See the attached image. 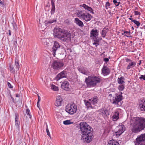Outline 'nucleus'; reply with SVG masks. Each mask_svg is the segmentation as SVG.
I'll list each match as a JSON object with an SVG mask.
<instances>
[{
    "instance_id": "1",
    "label": "nucleus",
    "mask_w": 145,
    "mask_h": 145,
    "mask_svg": "<svg viewBox=\"0 0 145 145\" xmlns=\"http://www.w3.org/2000/svg\"><path fill=\"white\" fill-rule=\"evenodd\" d=\"M79 131L81 135V140L83 142L89 143L93 139V129L87 123L82 122L79 124Z\"/></svg>"
},
{
    "instance_id": "2",
    "label": "nucleus",
    "mask_w": 145,
    "mask_h": 145,
    "mask_svg": "<svg viewBox=\"0 0 145 145\" xmlns=\"http://www.w3.org/2000/svg\"><path fill=\"white\" fill-rule=\"evenodd\" d=\"M145 128V118L135 117L131 120L130 129L132 133H138Z\"/></svg>"
},
{
    "instance_id": "3",
    "label": "nucleus",
    "mask_w": 145,
    "mask_h": 145,
    "mask_svg": "<svg viewBox=\"0 0 145 145\" xmlns=\"http://www.w3.org/2000/svg\"><path fill=\"white\" fill-rule=\"evenodd\" d=\"M101 79L99 76L95 75H91L86 78L85 82L89 87H94L101 82Z\"/></svg>"
},
{
    "instance_id": "4",
    "label": "nucleus",
    "mask_w": 145,
    "mask_h": 145,
    "mask_svg": "<svg viewBox=\"0 0 145 145\" xmlns=\"http://www.w3.org/2000/svg\"><path fill=\"white\" fill-rule=\"evenodd\" d=\"M76 14L78 18L86 22L90 21L92 18L91 14L84 10H76Z\"/></svg>"
},
{
    "instance_id": "5",
    "label": "nucleus",
    "mask_w": 145,
    "mask_h": 145,
    "mask_svg": "<svg viewBox=\"0 0 145 145\" xmlns=\"http://www.w3.org/2000/svg\"><path fill=\"white\" fill-rule=\"evenodd\" d=\"M77 110V106L74 103L68 104L65 107L66 112L70 115H72L75 113Z\"/></svg>"
},
{
    "instance_id": "6",
    "label": "nucleus",
    "mask_w": 145,
    "mask_h": 145,
    "mask_svg": "<svg viewBox=\"0 0 145 145\" xmlns=\"http://www.w3.org/2000/svg\"><path fill=\"white\" fill-rule=\"evenodd\" d=\"M71 34L70 31L65 29L60 40L64 42H69L71 40Z\"/></svg>"
},
{
    "instance_id": "7",
    "label": "nucleus",
    "mask_w": 145,
    "mask_h": 145,
    "mask_svg": "<svg viewBox=\"0 0 145 145\" xmlns=\"http://www.w3.org/2000/svg\"><path fill=\"white\" fill-rule=\"evenodd\" d=\"M135 143V145H145V133L138 135Z\"/></svg>"
},
{
    "instance_id": "8",
    "label": "nucleus",
    "mask_w": 145,
    "mask_h": 145,
    "mask_svg": "<svg viewBox=\"0 0 145 145\" xmlns=\"http://www.w3.org/2000/svg\"><path fill=\"white\" fill-rule=\"evenodd\" d=\"M64 30L58 27L55 28L53 31L54 37L60 39Z\"/></svg>"
},
{
    "instance_id": "9",
    "label": "nucleus",
    "mask_w": 145,
    "mask_h": 145,
    "mask_svg": "<svg viewBox=\"0 0 145 145\" xmlns=\"http://www.w3.org/2000/svg\"><path fill=\"white\" fill-rule=\"evenodd\" d=\"M122 93L121 92L119 93L116 94V96L113 100V103L120 106L121 105V101L123 99Z\"/></svg>"
},
{
    "instance_id": "10",
    "label": "nucleus",
    "mask_w": 145,
    "mask_h": 145,
    "mask_svg": "<svg viewBox=\"0 0 145 145\" xmlns=\"http://www.w3.org/2000/svg\"><path fill=\"white\" fill-rule=\"evenodd\" d=\"M126 130V127L123 124L120 125L116 128L115 133L116 136H119Z\"/></svg>"
},
{
    "instance_id": "11",
    "label": "nucleus",
    "mask_w": 145,
    "mask_h": 145,
    "mask_svg": "<svg viewBox=\"0 0 145 145\" xmlns=\"http://www.w3.org/2000/svg\"><path fill=\"white\" fill-rule=\"evenodd\" d=\"M64 65V63L62 61H55L53 62L52 66L54 69L58 70L61 69Z\"/></svg>"
},
{
    "instance_id": "12",
    "label": "nucleus",
    "mask_w": 145,
    "mask_h": 145,
    "mask_svg": "<svg viewBox=\"0 0 145 145\" xmlns=\"http://www.w3.org/2000/svg\"><path fill=\"white\" fill-rule=\"evenodd\" d=\"M125 61L127 63L126 68V69L127 70L134 67L136 65V63L135 61L129 58L126 59Z\"/></svg>"
},
{
    "instance_id": "13",
    "label": "nucleus",
    "mask_w": 145,
    "mask_h": 145,
    "mask_svg": "<svg viewBox=\"0 0 145 145\" xmlns=\"http://www.w3.org/2000/svg\"><path fill=\"white\" fill-rule=\"evenodd\" d=\"M60 46L59 43L56 41H54V45L52 49L51 52L54 56L56 54V51L60 48Z\"/></svg>"
},
{
    "instance_id": "14",
    "label": "nucleus",
    "mask_w": 145,
    "mask_h": 145,
    "mask_svg": "<svg viewBox=\"0 0 145 145\" xmlns=\"http://www.w3.org/2000/svg\"><path fill=\"white\" fill-rule=\"evenodd\" d=\"M138 109L142 113L145 112V100H141L139 102Z\"/></svg>"
},
{
    "instance_id": "15",
    "label": "nucleus",
    "mask_w": 145,
    "mask_h": 145,
    "mask_svg": "<svg viewBox=\"0 0 145 145\" xmlns=\"http://www.w3.org/2000/svg\"><path fill=\"white\" fill-rule=\"evenodd\" d=\"M78 69L80 72L85 75H88L90 73L88 68L83 66H79Z\"/></svg>"
},
{
    "instance_id": "16",
    "label": "nucleus",
    "mask_w": 145,
    "mask_h": 145,
    "mask_svg": "<svg viewBox=\"0 0 145 145\" xmlns=\"http://www.w3.org/2000/svg\"><path fill=\"white\" fill-rule=\"evenodd\" d=\"M110 73L109 69L106 66H104L101 69V74L105 76L108 75Z\"/></svg>"
},
{
    "instance_id": "17",
    "label": "nucleus",
    "mask_w": 145,
    "mask_h": 145,
    "mask_svg": "<svg viewBox=\"0 0 145 145\" xmlns=\"http://www.w3.org/2000/svg\"><path fill=\"white\" fill-rule=\"evenodd\" d=\"M67 72L66 71H63L58 74L56 77L57 80H59L60 79L66 78L67 76Z\"/></svg>"
},
{
    "instance_id": "18",
    "label": "nucleus",
    "mask_w": 145,
    "mask_h": 145,
    "mask_svg": "<svg viewBox=\"0 0 145 145\" xmlns=\"http://www.w3.org/2000/svg\"><path fill=\"white\" fill-rule=\"evenodd\" d=\"M63 99L60 96H58L56 97V100L55 103V105L57 106H61Z\"/></svg>"
},
{
    "instance_id": "19",
    "label": "nucleus",
    "mask_w": 145,
    "mask_h": 145,
    "mask_svg": "<svg viewBox=\"0 0 145 145\" xmlns=\"http://www.w3.org/2000/svg\"><path fill=\"white\" fill-rule=\"evenodd\" d=\"M69 84L67 81H65L61 84V88L62 89L66 91H68L69 89Z\"/></svg>"
},
{
    "instance_id": "20",
    "label": "nucleus",
    "mask_w": 145,
    "mask_h": 145,
    "mask_svg": "<svg viewBox=\"0 0 145 145\" xmlns=\"http://www.w3.org/2000/svg\"><path fill=\"white\" fill-rule=\"evenodd\" d=\"M80 6L83 7L85 10H87L89 11L91 13L93 14H94L93 10L92 8L88 5H87L85 4H83L80 5Z\"/></svg>"
},
{
    "instance_id": "21",
    "label": "nucleus",
    "mask_w": 145,
    "mask_h": 145,
    "mask_svg": "<svg viewBox=\"0 0 145 145\" xmlns=\"http://www.w3.org/2000/svg\"><path fill=\"white\" fill-rule=\"evenodd\" d=\"M74 22L79 27H82L84 26L83 22L78 18H76L74 19Z\"/></svg>"
},
{
    "instance_id": "22",
    "label": "nucleus",
    "mask_w": 145,
    "mask_h": 145,
    "mask_svg": "<svg viewBox=\"0 0 145 145\" xmlns=\"http://www.w3.org/2000/svg\"><path fill=\"white\" fill-rule=\"evenodd\" d=\"M119 118V112L117 110H116L114 112L113 115L112 116V120L116 121Z\"/></svg>"
},
{
    "instance_id": "23",
    "label": "nucleus",
    "mask_w": 145,
    "mask_h": 145,
    "mask_svg": "<svg viewBox=\"0 0 145 145\" xmlns=\"http://www.w3.org/2000/svg\"><path fill=\"white\" fill-rule=\"evenodd\" d=\"M91 36H93L95 38L98 37L99 35V32L97 29L94 30L93 29L91 30L90 33Z\"/></svg>"
},
{
    "instance_id": "24",
    "label": "nucleus",
    "mask_w": 145,
    "mask_h": 145,
    "mask_svg": "<svg viewBox=\"0 0 145 145\" xmlns=\"http://www.w3.org/2000/svg\"><path fill=\"white\" fill-rule=\"evenodd\" d=\"M98 99L96 96H95L89 99V101L91 102L93 105H95L97 104L98 102Z\"/></svg>"
},
{
    "instance_id": "25",
    "label": "nucleus",
    "mask_w": 145,
    "mask_h": 145,
    "mask_svg": "<svg viewBox=\"0 0 145 145\" xmlns=\"http://www.w3.org/2000/svg\"><path fill=\"white\" fill-rule=\"evenodd\" d=\"M107 145H120L118 141L115 140H111L109 141Z\"/></svg>"
},
{
    "instance_id": "26",
    "label": "nucleus",
    "mask_w": 145,
    "mask_h": 145,
    "mask_svg": "<svg viewBox=\"0 0 145 145\" xmlns=\"http://www.w3.org/2000/svg\"><path fill=\"white\" fill-rule=\"evenodd\" d=\"M15 68L16 71H18L20 68L19 60L17 58H15V63L14 64Z\"/></svg>"
},
{
    "instance_id": "27",
    "label": "nucleus",
    "mask_w": 145,
    "mask_h": 145,
    "mask_svg": "<svg viewBox=\"0 0 145 145\" xmlns=\"http://www.w3.org/2000/svg\"><path fill=\"white\" fill-rule=\"evenodd\" d=\"M56 19H54L53 20H46L45 21L44 24L46 26L49 25L50 24H51L54 22H56Z\"/></svg>"
},
{
    "instance_id": "28",
    "label": "nucleus",
    "mask_w": 145,
    "mask_h": 145,
    "mask_svg": "<svg viewBox=\"0 0 145 145\" xmlns=\"http://www.w3.org/2000/svg\"><path fill=\"white\" fill-rule=\"evenodd\" d=\"M108 29V28L105 27L102 30L101 33V35L102 37L103 38H105L106 36Z\"/></svg>"
},
{
    "instance_id": "29",
    "label": "nucleus",
    "mask_w": 145,
    "mask_h": 145,
    "mask_svg": "<svg viewBox=\"0 0 145 145\" xmlns=\"http://www.w3.org/2000/svg\"><path fill=\"white\" fill-rule=\"evenodd\" d=\"M51 3L52 5V7L51 10V14H53L55 12V7L54 2L52 0L51 1Z\"/></svg>"
},
{
    "instance_id": "30",
    "label": "nucleus",
    "mask_w": 145,
    "mask_h": 145,
    "mask_svg": "<svg viewBox=\"0 0 145 145\" xmlns=\"http://www.w3.org/2000/svg\"><path fill=\"white\" fill-rule=\"evenodd\" d=\"M125 80L124 77L123 76H121L120 78H118L117 80L119 84H122L125 83L124 81Z\"/></svg>"
},
{
    "instance_id": "31",
    "label": "nucleus",
    "mask_w": 145,
    "mask_h": 145,
    "mask_svg": "<svg viewBox=\"0 0 145 145\" xmlns=\"http://www.w3.org/2000/svg\"><path fill=\"white\" fill-rule=\"evenodd\" d=\"M101 114L102 116L105 118L108 116L109 114V112L108 110H103L101 112Z\"/></svg>"
},
{
    "instance_id": "32",
    "label": "nucleus",
    "mask_w": 145,
    "mask_h": 145,
    "mask_svg": "<svg viewBox=\"0 0 145 145\" xmlns=\"http://www.w3.org/2000/svg\"><path fill=\"white\" fill-rule=\"evenodd\" d=\"M84 102L85 103V105L87 108H93V107L91 105L92 104L90 101H86V100H84Z\"/></svg>"
},
{
    "instance_id": "33",
    "label": "nucleus",
    "mask_w": 145,
    "mask_h": 145,
    "mask_svg": "<svg viewBox=\"0 0 145 145\" xmlns=\"http://www.w3.org/2000/svg\"><path fill=\"white\" fill-rule=\"evenodd\" d=\"M128 19L131 20L132 22H133L138 27L140 25V23L139 21L135 20H133L132 18H129Z\"/></svg>"
},
{
    "instance_id": "34",
    "label": "nucleus",
    "mask_w": 145,
    "mask_h": 145,
    "mask_svg": "<svg viewBox=\"0 0 145 145\" xmlns=\"http://www.w3.org/2000/svg\"><path fill=\"white\" fill-rule=\"evenodd\" d=\"M9 67L10 72L12 74H14L15 72V70L13 65L10 64L9 65Z\"/></svg>"
},
{
    "instance_id": "35",
    "label": "nucleus",
    "mask_w": 145,
    "mask_h": 145,
    "mask_svg": "<svg viewBox=\"0 0 145 145\" xmlns=\"http://www.w3.org/2000/svg\"><path fill=\"white\" fill-rule=\"evenodd\" d=\"M130 31H124L123 33H122V35H124L125 36H126L127 37H129L130 36L129 35H130Z\"/></svg>"
},
{
    "instance_id": "36",
    "label": "nucleus",
    "mask_w": 145,
    "mask_h": 145,
    "mask_svg": "<svg viewBox=\"0 0 145 145\" xmlns=\"http://www.w3.org/2000/svg\"><path fill=\"white\" fill-rule=\"evenodd\" d=\"M73 123V122H71L70 120H67L63 122V123L65 125H69Z\"/></svg>"
},
{
    "instance_id": "37",
    "label": "nucleus",
    "mask_w": 145,
    "mask_h": 145,
    "mask_svg": "<svg viewBox=\"0 0 145 145\" xmlns=\"http://www.w3.org/2000/svg\"><path fill=\"white\" fill-rule=\"evenodd\" d=\"M125 88L124 84H120L118 87V89L120 91H123Z\"/></svg>"
},
{
    "instance_id": "38",
    "label": "nucleus",
    "mask_w": 145,
    "mask_h": 145,
    "mask_svg": "<svg viewBox=\"0 0 145 145\" xmlns=\"http://www.w3.org/2000/svg\"><path fill=\"white\" fill-rule=\"evenodd\" d=\"M51 88L52 89L55 91H57L59 90L58 88L53 84H52L51 85Z\"/></svg>"
},
{
    "instance_id": "39",
    "label": "nucleus",
    "mask_w": 145,
    "mask_h": 145,
    "mask_svg": "<svg viewBox=\"0 0 145 145\" xmlns=\"http://www.w3.org/2000/svg\"><path fill=\"white\" fill-rule=\"evenodd\" d=\"M46 132L47 133V135L50 137V138H51V137L50 135V132H49V129H48V127L47 123L46 124Z\"/></svg>"
},
{
    "instance_id": "40",
    "label": "nucleus",
    "mask_w": 145,
    "mask_h": 145,
    "mask_svg": "<svg viewBox=\"0 0 145 145\" xmlns=\"http://www.w3.org/2000/svg\"><path fill=\"white\" fill-rule=\"evenodd\" d=\"M113 2L116 7L118 6L120 3V2L118 1V0H113Z\"/></svg>"
},
{
    "instance_id": "41",
    "label": "nucleus",
    "mask_w": 145,
    "mask_h": 145,
    "mask_svg": "<svg viewBox=\"0 0 145 145\" xmlns=\"http://www.w3.org/2000/svg\"><path fill=\"white\" fill-rule=\"evenodd\" d=\"M15 125L18 128V129L20 128V122L18 120H15Z\"/></svg>"
},
{
    "instance_id": "42",
    "label": "nucleus",
    "mask_w": 145,
    "mask_h": 145,
    "mask_svg": "<svg viewBox=\"0 0 145 145\" xmlns=\"http://www.w3.org/2000/svg\"><path fill=\"white\" fill-rule=\"evenodd\" d=\"M94 42L93 43V45H95L96 47H97L99 45V43L98 42H99V41L98 40L96 39L94 40Z\"/></svg>"
},
{
    "instance_id": "43",
    "label": "nucleus",
    "mask_w": 145,
    "mask_h": 145,
    "mask_svg": "<svg viewBox=\"0 0 145 145\" xmlns=\"http://www.w3.org/2000/svg\"><path fill=\"white\" fill-rule=\"evenodd\" d=\"M110 4L108 2H107L105 5V7L106 9H108L110 8Z\"/></svg>"
},
{
    "instance_id": "44",
    "label": "nucleus",
    "mask_w": 145,
    "mask_h": 145,
    "mask_svg": "<svg viewBox=\"0 0 145 145\" xmlns=\"http://www.w3.org/2000/svg\"><path fill=\"white\" fill-rule=\"evenodd\" d=\"M26 113L27 115L29 116V118H31V117L30 115V110L29 109H26Z\"/></svg>"
},
{
    "instance_id": "45",
    "label": "nucleus",
    "mask_w": 145,
    "mask_h": 145,
    "mask_svg": "<svg viewBox=\"0 0 145 145\" xmlns=\"http://www.w3.org/2000/svg\"><path fill=\"white\" fill-rule=\"evenodd\" d=\"M134 15L135 16H140L141 15V13L140 12L135 10L134 11Z\"/></svg>"
},
{
    "instance_id": "46",
    "label": "nucleus",
    "mask_w": 145,
    "mask_h": 145,
    "mask_svg": "<svg viewBox=\"0 0 145 145\" xmlns=\"http://www.w3.org/2000/svg\"><path fill=\"white\" fill-rule=\"evenodd\" d=\"M15 120H18L19 118V115L18 113H16L15 114Z\"/></svg>"
},
{
    "instance_id": "47",
    "label": "nucleus",
    "mask_w": 145,
    "mask_h": 145,
    "mask_svg": "<svg viewBox=\"0 0 145 145\" xmlns=\"http://www.w3.org/2000/svg\"><path fill=\"white\" fill-rule=\"evenodd\" d=\"M139 78L140 80L143 79L144 80H145V74L144 75H141Z\"/></svg>"
},
{
    "instance_id": "48",
    "label": "nucleus",
    "mask_w": 145,
    "mask_h": 145,
    "mask_svg": "<svg viewBox=\"0 0 145 145\" xmlns=\"http://www.w3.org/2000/svg\"><path fill=\"white\" fill-rule=\"evenodd\" d=\"M7 85L8 87L10 88H13V86L9 82H7Z\"/></svg>"
},
{
    "instance_id": "49",
    "label": "nucleus",
    "mask_w": 145,
    "mask_h": 145,
    "mask_svg": "<svg viewBox=\"0 0 145 145\" xmlns=\"http://www.w3.org/2000/svg\"><path fill=\"white\" fill-rule=\"evenodd\" d=\"M0 5L2 7H4L5 5L4 2L1 0H0Z\"/></svg>"
},
{
    "instance_id": "50",
    "label": "nucleus",
    "mask_w": 145,
    "mask_h": 145,
    "mask_svg": "<svg viewBox=\"0 0 145 145\" xmlns=\"http://www.w3.org/2000/svg\"><path fill=\"white\" fill-rule=\"evenodd\" d=\"M49 39H46V42H45L44 43L46 44L47 45V46H48L49 45V43L48 42V41H49Z\"/></svg>"
},
{
    "instance_id": "51",
    "label": "nucleus",
    "mask_w": 145,
    "mask_h": 145,
    "mask_svg": "<svg viewBox=\"0 0 145 145\" xmlns=\"http://www.w3.org/2000/svg\"><path fill=\"white\" fill-rule=\"evenodd\" d=\"M12 24H13V27L14 28V29H16V27H17V26H16V24L15 23V22H13L12 23Z\"/></svg>"
},
{
    "instance_id": "52",
    "label": "nucleus",
    "mask_w": 145,
    "mask_h": 145,
    "mask_svg": "<svg viewBox=\"0 0 145 145\" xmlns=\"http://www.w3.org/2000/svg\"><path fill=\"white\" fill-rule=\"evenodd\" d=\"M104 61L106 62H107L109 61V59L107 58H106L104 59Z\"/></svg>"
},
{
    "instance_id": "53",
    "label": "nucleus",
    "mask_w": 145,
    "mask_h": 145,
    "mask_svg": "<svg viewBox=\"0 0 145 145\" xmlns=\"http://www.w3.org/2000/svg\"><path fill=\"white\" fill-rule=\"evenodd\" d=\"M14 46H16V44H17V40H14Z\"/></svg>"
},
{
    "instance_id": "54",
    "label": "nucleus",
    "mask_w": 145,
    "mask_h": 145,
    "mask_svg": "<svg viewBox=\"0 0 145 145\" xmlns=\"http://www.w3.org/2000/svg\"><path fill=\"white\" fill-rule=\"evenodd\" d=\"M40 97L38 95V101L37 102L39 103L40 102Z\"/></svg>"
},
{
    "instance_id": "55",
    "label": "nucleus",
    "mask_w": 145,
    "mask_h": 145,
    "mask_svg": "<svg viewBox=\"0 0 145 145\" xmlns=\"http://www.w3.org/2000/svg\"><path fill=\"white\" fill-rule=\"evenodd\" d=\"M37 107L39 108L40 107V104H39V103L37 102Z\"/></svg>"
},
{
    "instance_id": "56",
    "label": "nucleus",
    "mask_w": 145,
    "mask_h": 145,
    "mask_svg": "<svg viewBox=\"0 0 145 145\" xmlns=\"http://www.w3.org/2000/svg\"><path fill=\"white\" fill-rule=\"evenodd\" d=\"M20 96V95L18 94H16V97H19Z\"/></svg>"
},
{
    "instance_id": "57",
    "label": "nucleus",
    "mask_w": 145,
    "mask_h": 145,
    "mask_svg": "<svg viewBox=\"0 0 145 145\" xmlns=\"http://www.w3.org/2000/svg\"><path fill=\"white\" fill-rule=\"evenodd\" d=\"M8 34L10 36L11 35V31L10 30H8Z\"/></svg>"
},
{
    "instance_id": "58",
    "label": "nucleus",
    "mask_w": 145,
    "mask_h": 145,
    "mask_svg": "<svg viewBox=\"0 0 145 145\" xmlns=\"http://www.w3.org/2000/svg\"><path fill=\"white\" fill-rule=\"evenodd\" d=\"M109 95L110 96L112 97V94H109Z\"/></svg>"
},
{
    "instance_id": "59",
    "label": "nucleus",
    "mask_w": 145,
    "mask_h": 145,
    "mask_svg": "<svg viewBox=\"0 0 145 145\" xmlns=\"http://www.w3.org/2000/svg\"><path fill=\"white\" fill-rule=\"evenodd\" d=\"M131 28H132V29H133V30H134V27L133 26Z\"/></svg>"
},
{
    "instance_id": "60",
    "label": "nucleus",
    "mask_w": 145,
    "mask_h": 145,
    "mask_svg": "<svg viewBox=\"0 0 145 145\" xmlns=\"http://www.w3.org/2000/svg\"><path fill=\"white\" fill-rule=\"evenodd\" d=\"M135 10H138V8L137 7H136L135 8Z\"/></svg>"
},
{
    "instance_id": "61",
    "label": "nucleus",
    "mask_w": 145,
    "mask_h": 145,
    "mask_svg": "<svg viewBox=\"0 0 145 145\" xmlns=\"http://www.w3.org/2000/svg\"><path fill=\"white\" fill-rule=\"evenodd\" d=\"M130 17V18H131L132 17V15H131Z\"/></svg>"
},
{
    "instance_id": "62",
    "label": "nucleus",
    "mask_w": 145,
    "mask_h": 145,
    "mask_svg": "<svg viewBox=\"0 0 145 145\" xmlns=\"http://www.w3.org/2000/svg\"><path fill=\"white\" fill-rule=\"evenodd\" d=\"M140 63H141V61H140V63H139V65H140Z\"/></svg>"
},
{
    "instance_id": "63",
    "label": "nucleus",
    "mask_w": 145,
    "mask_h": 145,
    "mask_svg": "<svg viewBox=\"0 0 145 145\" xmlns=\"http://www.w3.org/2000/svg\"><path fill=\"white\" fill-rule=\"evenodd\" d=\"M11 98L13 100H14L13 98L12 97H11Z\"/></svg>"
},
{
    "instance_id": "64",
    "label": "nucleus",
    "mask_w": 145,
    "mask_h": 145,
    "mask_svg": "<svg viewBox=\"0 0 145 145\" xmlns=\"http://www.w3.org/2000/svg\"><path fill=\"white\" fill-rule=\"evenodd\" d=\"M144 27H145V25H144Z\"/></svg>"
}]
</instances>
